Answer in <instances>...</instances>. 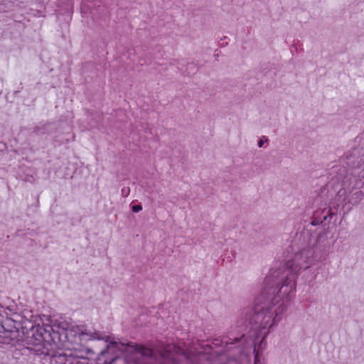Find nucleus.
<instances>
[{"label": "nucleus", "mask_w": 364, "mask_h": 364, "mask_svg": "<svg viewBox=\"0 0 364 364\" xmlns=\"http://www.w3.org/2000/svg\"><path fill=\"white\" fill-rule=\"evenodd\" d=\"M313 253L310 250H303L295 254L294 258L287 262L282 269L274 270L266 278L265 282L274 279L276 285L267 292L264 290L255 299L254 311L255 321L262 330L263 338L258 348L261 347L269 329L282 320V314L286 311L289 301L296 289V273L302 268L309 267V259Z\"/></svg>", "instance_id": "nucleus-1"}, {"label": "nucleus", "mask_w": 364, "mask_h": 364, "mask_svg": "<svg viewBox=\"0 0 364 364\" xmlns=\"http://www.w3.org/2000/svg\"><path fill=\"white\" fill-rule=\"evenodd\" d=\"M46 333L50 336L54 345L63 352L56 351L54 348L48 350L46 355L53 358L60 363L63 364H89L87 355L93 354L90 348H77L71 345H78L95 339H102L100 331H95L85 325H73L66 321L54 322L46 326Z\"/></svg>", "instance_id": "nucleus-2"}, {"label": "nucleus", "mask_w": 364, "mask_h": 364, "mask_svg": "<svg viewBox=\"0 0 364 364\" xmlns=\"http://www.w3.org/2000/svg\"><path fill=\"white\" fill-rule=\"evenodd\" d=\"M254 353H255V363L254 364H263L262 358L259 353V349H257L256 348H255Z\"/></svg>", "instance_id": "nucleus-3"}, {"label": "nucleus", "mask_w": 364, "mask_h": 364, "mask_svg": "<svg viewBox=\"0 0 364 364\" xmlns=\"http://www.w3.org/2000/svg\"><path fill=\"white\" fill-rule=\"evenodd\" d=\"M141 210H142V206L141 205H135L132 206V210L134 213H138Z\"/></svg>", "instance_id": "nucleus-4"}, {"label": "nucleus", "mask_w": 364, "mask_h": 364, "mask_svg": "<svg viewBox=\"0 0 364 364\" xmlns=\"http://www.w3.org/2000/svg\"><path fill=\"white\" fill-rule=\"evenodd\" d=\"M243 337H244V335H242L240 338H229V341H231V342H230V343L232 344L234 343L238 342Z\"/></svg>", "instance_id": "nucleus-5"}, {"label": "nucleus", "mask_w": 364, "mask_h": 364, "mask_svg": "<svg viewBox=\"0 0 364 364\" xmlns=\"http://www.w3.org/2000/svg\"><path fill=\"white\" fill-rule=\"evenodd\" d=\"M264 141L262 140H259L257 143L258 146L260 148L263 146Z\"/></svg>", "instance_id": "nucleus-6"}, {"label": "nucleus", "mask_w": 364, "mask_h": 364, "mask_svg": "<svg viewBox=\"0 0 364 364\" xmlns=\"http://www.w3.org/2000/svg\"><path fill=\"white\" fill-rule=\"evenodd\" d=\"M122 193H126V191H124V189H122Z\"/></svg>", "instance_id": "nucleus-7"}, {"label": "nucleus", "mask_w": 364, "mask_h": 364, "mask_svg": "<svg viewBox=\"0 0 364 364\" xmlns=\"http://www.w3.org/2000/svg\"><path fill=\"white\" fill-rule=\"evenodd\" d=\"M122 193H126V191H124V189H122Z\"/></svg>", "instance_id": "nucleus-8"}, {"label": "nucleus", "mask_w": 364, "mask_h": 364, "mask_svg": "<svg viewBox=\"0 0 364 364\" xmlns=\"http://www.w3.org/2000/svg\"><path fill=\"white\" fill-rule=\"evenodd\" d=\"M233 361H229V364H232Z\"/></svg>", "instance_id": "nucleus-9"}]
</instances>
